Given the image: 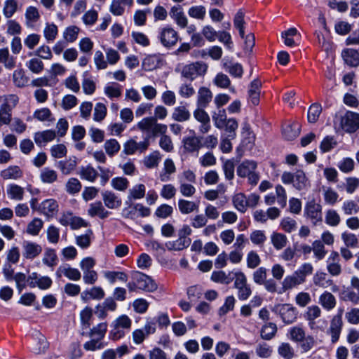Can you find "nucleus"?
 <instances>
[{
	"mask_svg": "<svg viewBox=\"0 0 359 359\" xmlns=\"http://www.w3.org/2000/svg\"><path fill=\"white\" fill-rule=\"evenodd\" d=\"M43 226V222L39 218L33 219L27 226L26 231L32 236H37Z\"/></svg>",
	"mask_w": 359,
	"mask_h": 359,
	"instance_id": "58",
	"label": "nucleus"
},
{
	"mask_svg": "<svg viewBox=\"0 0 359 359\" xmlns=\"http://www.w3.org/2000/svg\"><path fill=\"white\" fill-rule=\"evenodd\" d=\"M257 163L252 160H245L240 163L236 172L238 177L248 178V183L252 186L257 184L259 180V175L257 172Z\"/></svg>",
	"mask_w": 359,
	"mask_h": 359,
	"instance_id": "2",
	"label": "nucleus"
},
{
	"mask_svg": "<svg viewBox=\"0 0 359 359\" xmlns=\"http://www.w3.org/2000/svg\"><path fill=\"white\" fill-rule=\"evenodd\" d=\"M162 155L159 151H154L149 155L144 156L142 163L148 169L157 168L160 161H161Z\"/></svg>",
	"mask_w": 359,
	"mask_h": 359,
	"instance_id": "32",
	"label": "nucleus"
},
{
	"mask_svg": "<svg viewBox=\"0 0 359 359\" xmlns=\"http://www.w3.org/2000/svg\"><path fill=\"white\" fill-rule=\"evenodd\" d=\"M322 314L320 308L317 305H312L307 308L304 313V318L308 321V325L312 330H322L316 322V320Z\"/></svg>",
	"mask_w": 359,
	"mask_h": 359,
	"instance_id": "14",
	"label": "nucleus"
},
{
	"mask_svg": "<svg viewBox=\"0 0 359 359\" xmlns=\"http://www.w3.org/2000/svg\"><path fill=\"white\" fill-rule=\"evenodd\" d=\"M232 202L234 208L239 212L244 213L247 210V197L244 194H236L233 196Z\"/></svg>",
	"mask_w": 359,
	"mask_h": 359,
	"instance_id": "44",
	"label": "nucleus"
},
{
	"mask_svg": "<svg viewBox=\"0 0 359 359\" xmlns=\"http://www.w3.org/2000/svg\"><path fill=\"white\" fill-rule=\"evenodd\" d=\"M212 98L211 90L207 87H201L197 94V106L201 108H206Z\"/></svg>",
	"mask_w": 359,
	"mask_h": 359,
	"instance_id": "24",
	"label": "nucleus"
},
{
	"mask_svg": "<svg viewBox=\"0 0 359 359\" xmlns=\"http://www.w3.org/2000/svg\"><path fill=\"white\" fill-rule=\"evenodd\" d=\"M77 165L76 158L75 157L69 158L65 161H60L57 163V168L64 175H69L73 172Z\"/></svg>",
	"mask_w": 359,
	"mask_h": 359,
	"instance_id": "37",
	"label": "nucleus"
},
{
	"mask_svg": "<svg viewBox=\"0 0 359 359\" xmlns=\"http://www.w3.org/2000/svg\"><path fill=\"white\" fill-rule=\"evenodd\" d=\"M104 92L110 99L118 98L121 95V86L117 83H109L104 87Z\"/></svg>",
	"mask_w": 359,
	"mask_h": 359,
	"instance_id": "54",
	"label": "nucleus"
},
{
	"mask_svg": "<svg viewBox=\"0 0 359 359\" xmlns=\"http://www.w3.org/2000/svg\"><path fill=\"white\" fill-rule=\"evenodd\" d=\"M191 114L185 106H179L173 109L172 118L177 122H184L189 120Z\"/></svg>",
	"mask_w": 359,
	"mask_h": 359,
	"instance_id": "39",
	"label": "nucleus"
},
{
	"mask_svg": "<svg viewBox=\"0 0 359 359\" xmlns=\"http://www.w3.org/2000/svg\"><path fill=\"white\" fill-rule=\"evenodd\" d=\"M271 241L273 246L278 250L285 248L287 243L286 236L278 232H273L271 234Z\"/></svg>",
	"mask_w": 359,
	"mask_h": 359,
	"instance_id": "52",
	"label": "nucleus"
},
{
	"mask_svg": "<svg viewBox=\"0 0 359 359\" xmlns=\"http://www.w3.org/2000/svg\"><path fill=\"white\" fill-rule=\"evenodd\" d=\"M299 133L300 126L296 123L287 124L283 129V135L287 140H292L295 139L299 136Z\"/></svg>",
	"mask_w": 359,
	"mask_h": 359,
	"instance_id": "38",
	"label": "nucleus"
},
{
	"mask_svg": "<svg viewBox=\"0 0 359 359\" xmlns=\"http://www.w3.org/2000/svg\"><path fill=\"white\" fill-rule=\"evenodd\" d=\"M42 252V247L34 242L24 241L22 243V256L27 259H34Z\"/></svg>",
	"mask_w": 359,
	"mask_h": 359,
	"instance_id": "16",
	"label": "nucleus"
},
{
	"mask_svg": "<svg viewBox=\"0 0 359 359\" xmlns=\"http://www.w3.org/2000/svg\"><path fill=\"white\" fill-rule=\"evenodd\" d=\"M260 87L261 82L257 79L252 81L250 85L248 90L249 102L254 106L258 105L259 103Z\"/></svg>",
	"mask_w": 359,
	"mask_h": 359,
	"instance_id": "26",
	"label": "nucleus"
},
{
	"mask_svg": "<svg viewBox=\"0 0 359 359\" xmlns=\"http://www.w3.org/2000/svg\"><path fill=\"white\" fill-rule=\"evenodd\" d=\"M25 15L27 25H29L30 23L36 22L40 18V13L38 9L34 6L27 7Z\"/></svg>",
	"mask_w": 359,
	"mask_h": 359,
	"instance_id": "64",
	"label": "nucleus"
},
{
	"mask_svg": "<svg viewBox=\"0 0 359 359\" xmlns=\"http://www.w3.org/2000/svg\"><path fill=\"white\" fill-rule=\"evenodd\" d=\"M178 208L182 214H189L198 210V205L194 201L185 199H180L178 201Z\"/></svg>",
	"mask_w": 359,
	"mask_h": 359,
	"instance_id": "46",
	"label": "nucleus"
},
{
	"mask_svg": "<svg viewBox=\"0 0 359 359\" xmlns=\"http://www.w3.org/2000/svg\"><path fill=\"white\" fill-rule=\"evenodd\" d=\"M273 311L280 315L283 321L286 324H291L297 319V309L292 304L277 305L274 307Z\"/></svg>",
	"mask_w": 359,
	"mask_h": 359,
	"instance_id": "10",
	"label": "nucleus"
},
{
	"mask_svg": "<svg viewBox=\"0 0 359 359\" xmlns=\"http://www.w3.org/2000/svg\"><path fill=\"white\" fill-rule=\"evenodd\" d=\"M170 15L180 27H187L188 20L180 6H172L170 11Z\"/></svg>",
	"mask_w": 359,
	"mask_h": 359,
	"instance_id": "23",
	"label": "nucleus"
},
{
	"mask_svg": "<svg viewBox=\"0 0 359 359\" xmlns=\"http://www.w3.org/2000/svg\"><path fill=\"white\" fill-rule=\"evenodd\" d=\"M56 137V133L52 130H46L41 132L34 133V140L36 144L41 146L48 142L53 140Z\"/></svg>",
	"mask_w": 359,
	"mask_h": 359,
	"instance_id": "29",
	"label": "nucleus"
},
{
	"mask_svg": "<svg viewBox=\"0 0 359 359\" xmlns=\"http://www.w3.org/2000/svg\"><path fill=\"white\" fill-rule=\"evenodd\" d=\"M310 185L309 179L306 174L302 170H298L294 172L293 180V187L299 191L306 189Z\"/></svg>",
	"mask_w": 359,
	"mask_h": 359,
	"instance_id": "28",
	"label": "nucleus"
},
{
	"mask_svg": "<svg viewBox=\"0 0 359 359\" xmlns=\"http://www.w3.org/2000/svg\"><path fill=\"white\" fill-rule=\"evenodd\" d=\"M191 243L190 238H178L175 241H170L165 244V246L168 250H176L180 251L184 248H187Z\"/></svg>",
	"mask_w": 359,
	"mask_h": 359,
	"instance_id": "47",
	"label": "nucleus"
},
{
	"mask_svg": "<svg viewBox=\"0 0 359 359\" xmlns=\"http://www.w3.org/2000/svg\"><path fill=\"white\" fill-rule=\"evenodd\" d=\"M93 238V232L91 229H88L84 234L76 237V243L81 248L86 249L90 245Z\"/></svg>",
	"mask_w": 359,
	"mask_h": 359,
	"instance_id": "53",
	"label": "nucleus"
},
{
	"mask_svg": "<svg viewBox=\"0 0 359 359\" xmlns=\"http://www.w3.org/2000/svg\"><path fill=\"white\" fill-rule=\"evenodd\" d=\"M56 276L57 278L64 276L71 280L77 281L81 279V273L77 269L72 268L69 265H62L57 269Z\"/></svg>",
	"mask_w": 359,
	"mask_h": 359,
	"instance_id": "19",
	"label": "nucleus"
},
{
	"mask_svg": "<svg viewBox=\"0 0 359 359\" xmlns=\"http://www.w3.org/2000/svg\"><path fill=\"white\" fill-rule=\"evenodd\" d=\"M207 69L208 65L203 62H192L183 66L181 75L184 78L193 81L198 76L205 75Z\"/></svg>",
	"mask_w": 359,
	"mask_h": 359,
	"instance_id": "5",
	"label": "nucleus"
},
{
	"mask_svg": "<svg viewBox=\"0 0 359 359\" xmlns=\"http://www.w3.org/2000/svg\"><path fill=\"white\" fill-rule=\"evenodd\" d=\"M39 178L44 184H53L57 181L58 175L56 170L45 167L40 171Z\"/></svg>",
	"mask_w": 359,
	"mask_h": 359,
	"instance_id": "31",
	"label": "nucleus"
},
{
	"mask_svg": "<svg viewBox=\"0 0 359 359\" xmlns=\"http://www.w3.org/2000/svg\"><path fill=\"white\" fill-rule=\"evenodd\" d=\"M8 197L12 200L21 201L24 196V189L15 184L8 185L6 189Z\"/></svg>",
	"mask_w": 359,
	"mask_h": 359,
	"instance_id": "42",
	"label": "nucleus"
},
{
	"mask_svg": "<svg viewBox=\"0 0 359 359\" xmlns=\"http://www.w3.org/2000/svg\"><path fill=\"white\" fill-rule=\"evenodd\" d=\"M104 276L109 281L110 283L113 284L116 282V279L126 283L128 280V276L123 271H105Z\"/></svg>",
	"mask_w": 359,
	"mask_h": 359,
	"instance_id": "61",
	"label": "nucleus"
},
{
	"mask_svg": "<svg viewBox=\"0 0 359 359\" xmlns=\"http://www.w3.org/2000/svg\"><path fill=\"white\" fill-rule=\"evenodd\" d=\"M344 62L351 67L359 65V53L352 48H346L341 52Z\"/></svg>",
	"mask_w": 359,
	"mask_h": 359,
	"instance_id": "25",
	"label": "nucleus"
},
{
	"mask_svg": "<svg viewBox=\"0 0 359 359\" xmlns=\"http://www.w3.org/2000/svg\"><path fill=\"white\" fill-rule=\"evenodd\" d=\"M277 351L278 355L284 359H292L296 355L294 347L288 342L280 343Z\"/></svg>",
	"mask_w": 359,
	"mask_h": 359,
	"instance_id": "35",
	"label": "nucleus"
},
{
	"mask_svg": "<svg viewBox=\"0 0 359 359\" xmlns=\"http://www.w3.org/2000/svg\"><path fill=\"white\" fill-rule=\"evenodd\" d=\"M26 67L36 74L41 73L44 69V64L39 57H33L26 62Z\"/></svg>",
	"mask_w": 359,
	"mask_h": 359,
	"instance_id": "50",
	"label": "nucleus"
},
{
	"mask_svg": "<svg viewBox=\"0 0 359 359\" xmlns=\"http://www.w3.org/2000/svg\"><path fill=\"white\" fill-rule=\"evenodd\" d=\"M341 127L348 133H353L359 130V114L351 111H347L341 117Z\"/></svg>",
	"mask_w": 359,
	"mask_h": 359,
	"instance_id": "8",
	"label": "nucleus"
},
{
	"mask_svg": "<svg viewBox=\"0 0 359 359\" xmlns=\"http://www.w3.org/2000/svg\"><path fill=\"white\" fill-rule=\"evenodd\" d=\"M342 313L343 311L339 310L338 313L332 318L330 327L327 330V334L331 336V341L333 344L339 340L341 334L343 327Z\"/></svg>",
	"mask_w": 359,
	"mask_h": 359,
	"instance_id": "11",
	"label": "nucleus"
},
{
	"mask_svg": "<svg viewBox=\"0 0 359 359\" xmlns=\"http://www.w3.org/2000/svg\"><path fill=\"white\" fill-rule=\"evenodd\" d=\"M223 68L231 76L235 78H241L243 74V69L241 64L232 62H224Z\"/></svg>",
	"mask_w": 359,
	"mask_h": 359,
	"instance_id": "36",
	"label": "nucleus"
},
{
	"mask_svg": "<svg viewBox=\"0 0 359 359\" xmlns=\"http://www.w3.org/2000/svg\"><path fill=\"white\" fill-rule=\"evenodd\" d=\"M101 195L105 208L111 210H116L121 206V198L114 191L105 190L102 192Z\"/></svg>",
	"mask_w": 359,
	"mask_h": 359,
	"instance_id": "15",
	"label": "nucleus"
},
{
	"mask_svg": "<svg viewBox=\"0 0 359 359\" xmlns=\"http://www.w3.org/2000/svg\"><path fill=\"white\" fill-rule=\"evenodd\" d=\"M107 331V323H101L90 330L89 336L91 338H95L102 341Z\"/></svg>",
	"mask_w": 359,
	"mask_h": 359,
	"instance_id": "48",
	"label": "nucleus"
},
{
	"mask_svg": "<svg viewBox=\"0 0 359 359\" xmlns=\"http://www.w3.org/2000/svg\"><path fill=\"white\" fill-rule=\"evenodd\" d=\"M127 287L130 292L138 290L154 292L158 286L149 276L139 271H135L131 275V280L127 283Z\"/></svg>",
	"mask_w": 359,
	"mask_h": 359,
	"instance_id": "1",
	"label": "nucleus"
},
{
	"mask_svg": "<svg viewBox=\"0 0 359 359\" xmlns=\"http://www.w3.org/2000/svg\"><path fill=\"white\" fill-rule=\"evenodd\" d=\"M313 282L316 286L322 287L323 289L331 287L333 292L338 290V286L334 283L332 279L327 278V274L322 271H317L313 277Z\"/></svg>",
	"mask_w": 359,
	"mask_h": 359,
	"instance_id": "17",
	"label": "nucleus"
},
{
	"mask_svg": "<svg viewBox=\"0 0 359 359\" xmlns=\"http://www.w3.org/2000/svg\"><path fill=\"white\" fill-rule=\"evenodd\" d=\"M322 205L314 200L309 201L304 207V216L311 220L313 225H318L323 222Z\"/></svg>",
	"mask_w": 359,
	"mask_h": 359,
	"instance_id": "7",
	"label": "nucleus"
},
{
	"mask_svg": "<svg viewBox=\"0 0 359 359\" xmlns=\"http://www.w3.org/2000/svg\"><path fill=\"white\" fill-rule=\"evenodd\" d=\"M322 112V107L318 103L311 104L308 110L307 118L310 123H316Z\"/></svg>",
	"mask_w": 359,
	"mask_h": 359,
	"instance_id": "62",
	"label": "nucleus"
},
{
	"mask_svg": "<svg viewBox=\"0 0 359 359\" xmlns=\"http://www.w3.org/2000/svg\"><path fill=\"white\" fill-rule=\"evenodd\" d=\"M58 33L57 27L53 23H46L43 35L48 42L53 41Z\"/></svg>",
	"mask_w": 359,
	"mask_h": 359,
	"instance_id": "63",
	"label": "nucleus"
},
{
	"mask_svg": "<svg viewBox=\"0 0 359 359\" xmlns=\"http://www.w3.org/2000/svg\"><path fill=\"white\" fill-rule=\"evenodd\" d=\"M79 175L81 179L93 182L97 179L98 172L91 165H87L81 168Z\"/></svg>",
	"mask_w": 359,
	"mask_h": 359,
	"instance_id": "49",
	"label": "nucleus"
},
{
	"mask_svg": "<svg viewBox=\"0 0 359 359\" xmlns=\"http://www.w3.org/2000/svg\"><path fill=\"white\" fill-rule=\"evenodd\" d=\"M88 215L92 217H98L101 219L107 218L111 212L108 211L100 201L89 204Z\"/></svg>",
	"mask_w": 359,
	"mask_h": 359,
	"instance_id": "18",
	"label": "nucleus"
},
{
	"mask_svg": "<svg viewBox=\"0 0 359 359\" xmlns=\"http://www.w3.org/2000/svg\"><path fill=\"white\" fill-rule=\"evenodd\" d=\"M29 286L39 287L41 290H46L52 285V280L48 276L39 277L36 273H32L29 276Z\"/></svg>",
	"mask_w": 359,
	"mask_h": 359,
	"instance_id": "22",
	"label": "nucleus"
},
{
	"mask_svg": "<svg viewBox=\"0 0 359 359\" xmlns=\"http://www.w3.org/2000/svg\"><path fill=\"white\" fill-rule=\"evenodd\" d=\"M137 128L142 132L150 133L153 137L162 136L167 133L168 126L165 124L158 123L156 118L146 117L138 122Z\"/></svg>",
	"mask_w": 359,
	"mask_h": 359,
	"instance_id": "3",
	"label": "nucleus"
},
{
	"mask_svg": "<svg viewBox=\"0 0 359 359\" xmlns=\"http://www.w3.org/2000/svg\"><path fill=\"white\" fill-rule=\"evenodd\" d=\"M234 287L238 290V297L240 300L248 299L251 294L252 290L250 285L248 284L247 277L242 271H237L234 273Z\"/></svg>",
	"mask_w": 359,
	"mask_h": 359,
	"instance_id": "6",
	"label": "nucleus"
},
{
	"mask_svg": "<svg viewBox=\"0 0 359 359\" xmlns=\"http://www.w3.org/2000/svg\"><path fill=\"white\" fill-rule=\"evenodd\" d=\"M13 81L14 85L18 88H23L27 85L28 78L26 76L25 71L22 69H18L13 72Z\"/></svg>",
	"mask_w": 359,
	"mask_h": 359,
	"instance_id": "51",
	"label": "nucleus"
},
{
	"mask_svg": "<svg viewBox=\"0 0 359 359\" xmlns=\"http://www.w3.org/2000/svg\"><path fill=\"white\" fill-rule=\"evenodd\" d=\"M146 188L142 184H137L129 190L128 198L129 200L140 199L145 195Z\"/></svg>",
	"mask_w": 359,
	"mask_h": 359,
	"instance_id": "60",
	"label": "nucleus"
},
{
	"mask_svg": "<svg viewBox=\"0 0 359 359\" xmlns=\"http://www.w3.org/2000/svg\"><path fill=\"white\" fill-rule=\"evenodd\" d=\"M48 348V342L46 337L41 334L37 338V341L33 344L32 351L35 354H43Z\"/></svg>",
	"mask_w": 359,
	"mask_h": 359,
	"instance_id": "55",
	"label": "nucleus"
},
{
	"mask_svg": "<svg viewBox=\"0 0 359 359\" xmlns=\"http://www.w3.org/2000/svg\"><path fill=\"white\" fill-rule=\"evenodd\" d=\"M18 9L16 0H6L3 8V14L6 18H11Z\"/></svg>",
	"mask_w": 359,
	"mask_h": 359,
	"instance_id": "57",
	"label": "nucleus"
},
{
	"mask_svg": "<svg viewBox=\"0 0 359 359\" xmlns=\"http://www.w3.org/2000/svg\"><path fill=\"white\" fill-rule=\"evenodd\" d=\"M1 176L4 180H18L22 177V171L18 166H9L1 172Z\"/></svg>",
	"mask_w": 359,
	"mask_h": 359,
	"instance_id": "41",
	"label": "nucleus"
},
{
	"mask_svg": "<svg viewBox=\"0 0 359 359\" xmlns=\"http://www.w3.org/2000/svg\"><path fill=\"white\" fill-rule=\"evenodd\" d=\"M0 63L3 64L8 69L15 67L16 58L10 54L8 48L0 49Z\"/></svg>",
	"mask_w": 359,
	"mask_h": 359,
	"instance_id": "34",
	"label": "nucleus"
},
{
	"mask_svg": "<svg viewBox=\"0 0 359 359\" xmlns=\"http://www.w3.org/2000/svg\"><path fill=\"white\" fill-rule=\"evenodd\" d=\"M96 261L90 257L83 258L80 262V268L83 271V280L87 285L95 284L98 279V274L93 269Z\"/></svg>",
	"mask_w": 359,
	"mask_h": 359,
	"instance_id": "4",
	"label": "nucleus"
},
{
	"mask_svg": "<svg viewBox=\"0 0 359 359\" xmlns=\"http://www.w3.org/2000/svg\"><path fill=\"white\" fill-rule=\"evenodd\" d=\"M104 295V291L101 287H93L90 290L84 291L81 294V297L84 300L90 299L100 300L103 299Z\"/></svg>",
	"mask_w": 359,
	"mask_h": 359,
	"instance_id": "40",
	"label": "nucleus"
},
{
	"mask_svg": "<svg viewBox=\"0 0 359 359\" xmlns=\"http://www.w3.org/2000/svg\"><path fill=\"white\" fill-rule=\"evenodd\" d=\"M277 326L273 323H268L264 325L261 329L260 334L262 339L264 340H271L277 332Z\"/></svg>",
	"mask_w": 359,
	"mask_h": 359,
	"instance_id": "45",
	"label": "nucleus"
},
{
	"mask_svg": "<svg viewBox=\"0 0 359 359\" xmlns=\"http://www.w3.org/2000/svg\"><path fill=\"white\" fill-rule=\"evenodd\" d=\"M326 268L332 276H338L341 273L342 267L340 264V256L338 252L331 251L326 260Z\"/></svg>",
	"mask_w": 359,
	"mask_h": 359,
	"instance_id": "12",
	"label": "nucleus"
},
{
	"mask_svg": "<svg viewBox=\"0 0 359 359\" xmlns=\"http://www.w3.org/2000/svg\"><path fill=\"white\" fill-rule=\"evenodd\" d=\"M128 351V348L126 345L118 346L116 349L109 348L102 353L101 359H116L117 357L121 358Z\"/></svg>",
	"mask_w": 359,
	"mask_h": 359,
	"instance_id": "33",
	"label": "nucleus"
},
{
	"mask_svg": "<svg viewBox=\"0 0 359 359\" xmlns=\"http://www.w3.org/2000/svg\"><path fill=\"white\" fill-rule=\"evenodd\" d=\"M176 172V167L171 158H166L163 163V170L159 174L161 182H168L170 180V175Z\"/></svg>",
	"mask_w": 359,
	"mask_h": 359,
	"instance_id": "27",
	"label": "nucleus"
},
{
	"mask_svg": "<svg viewBox=\"0 0 359 359\" xmlns=\"http://www.w3.org/2000/svg\"><path fill=\"white\" fill-rule=\"evenodd\" d=\"M158 38L164 47L170 48L177 43L180 37L177 31L166 26L160 29Z\"/></svg>",
	"mask_w": 359,
	"mask_h": 359,
	"instance_id": "9",
	"label": "nucleus"
},
{
	"mask_svg": "<svg viewBox=\"0 0 359 359\" xmlns=\"http://www.w3.org/2000/svg\"><path fill=\"white\" fill-rule=\"evenodd\" d=\"M318 302L322 308L327 311H332L337 306V299L335 296L327 290H325L320 294Z\"/></svg>",
	"mask_w": 359,
	"mask_h": 359,
	"instance_id": "20",
	"label": "nucleus"
},
{
	"mask_svg": "<svg viewBox=\"0 0 359 359\" xmlns=\"http://www.w3.org/2000/svg\"><path fill=\"white\" fill-rule=\"evenodd\" d=\"M104 149L107 154L112 157L119 151L121 145L116 139H110L104 142Z\"/></svg>",
	"mask_w": 359,
	"mask_h": 359,
	"instance_id": "56",
	"label": "nucleus"
},
{
	"mask_svg": "<svg viewBox=\"0 0 359 359\" xmlns=\"http://www.w3.org/2000/svg\"><path fill=\"white\" fill-rule=\"evenodd\" d=\"M305 281L304 279L299 276L296 271H294L292 275L287 276L283 283V288L284 290H287L292 289L299 285L302 284Z\"/></svg>",
	"mask_w": 359,
	"mask_h": 359,
	"instance_id": "30",
	"label": "nucleus"
},
{
	"mask_svg": "<svg viewBox=\"0 0 359 359\" xmlns=\"http://www.w3.org/2000/svg\"><path fill=\"white\" fill-rule=\"evenodd\" d=\"M201 140L202 137L199 136L184 137L182 141L184 151L189 154L198 152L203 147Z\"/></svg>",
	"mask_w": 359,
	"mask_h": 359,
	"instance_id": "13",
	"label": "nucleus"
},
{
	"mask_svg": "<svg viewBox=\"0 0 359 359\" xmlns=\"http://www.w3.org/2000/svg\"><path fill=\"white\" fill-rule=\"evenodd\" d=\"M325 223L331 226H337L341 222V217L335 210L330 209L326 211Z\"/></svg>",
	"mask_w": 359,
	"mask_h": 359,
	"instance_id": "59",
	"label": "nucleus"
},
{
	"mask_svg": "<svg viewBox=\"0 0 359 359\" xmlns=\"http://www.w3.org/2000/svg\"><path fill=\"white\" fill-rule=\"evenodd\" d=\"M58 203L53 198L46 199L41 202L39 205L40 212L47 217H53L58 212Z\"/></svg>",
	"mask_w": 359,
	"mask_h": 359,
	"instance_id": "21",
	"label": "nucleus"
},
{
	"mask_svg": "<svg viewBox=\"0 0 359 359\" xmlns=\"http://www.w3.org/2000/svg\"><path fill=\"white\" fill-rule=\"evenodd\" d=\"M288 337L294 342L299 343L303 340L306 335V331L302 326L297 325L292 327L288 330Z\"/></svg>",
	"mask_w": 359,
	"mask_h": 359,
	"instance_id": "43",
	"label": "nucleus"
}]
</instances>
